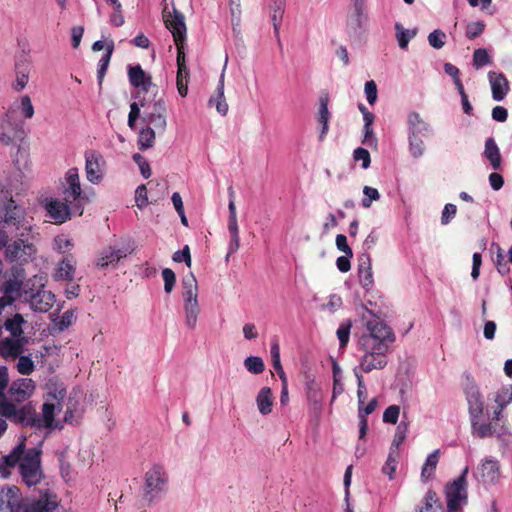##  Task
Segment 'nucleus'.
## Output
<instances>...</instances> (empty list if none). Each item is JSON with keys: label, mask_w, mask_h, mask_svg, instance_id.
Wrapping results in <instances>:
<instances>
[{"label": "nucleus", "mask_w": 512, "mask_h": 512, "mask_svg": "<svg viewBox=\"0 0 512 512\" xmlns=\"http://www.w3.org/2000/svg\"><path fill=\"white\" fill-rule=\"evenodd\" d=\"M182 289L186 325L190 329H194L197 324L200 307L198 303V284L192 273L182 279Z\"/></svg>", "instance_id": "nucleus-5"}, {"label": "nucleus", "mask_w": 512, "mask_h": 512, "mask_svg": "<svg viewBox=\"0 0 512 512\" xmlns=\"http://www.w3.org/2000/svg\"><path fill=\"white\" fill-rule=\"evenodd\" d=\"M354 374L357 378V386H358V389H357V397H358V406H362L364 405L365 403V392H366V387H365V384H364V380H363V376L361 374V372H359L358 368H355L354 369Z\"/></svg>", "instance_id": "nucleus-57"}, {"label": "nucleus", "mask_w": 512, "mask_h": 512, "mask_svg": "<svg viewBox=\"0 0 512 512\" xmlns=\"http://www.w3.org/2000/svg\"><path fill=\"white\" fill-rule=\"evenodd\" d=\"M368 22L366 12V2H353L352 12L347 18V28L349 32L358 34L363 31Z\"/></svg>", "instance_id": "nucleus-16"}, {"label": "nucleus", "mask_w": 512, "mask_h": 512, "mask_svg": "<svg viewBox=\"0 0 512 512\" xmlns=\"http://www.w3.org/2000/svg\"><path fill=\"white\" fill-rule=\"evenodd\" d=\"M408 135H425L430 131V125L426 123L417 112H410L407 116Z\"/></svg>", "instance_id": "nucleus-31"}, {"label": "nucleus", "mask_w": 512, "mask_h": 512, "mask_svg": "<svg viewBox=\"0 0 512 512\" xmlns=\"http://www.w3.org/2000/svg\"><path fill=\"white\" fill-rule=\"evenodd\" d=\"M306 396L310 415L319 421L323 410V397L321 388L313 380L306 384Z\"/></svg>", "instance_id": "nucleus-17"}, {"label": "nucleus", "mask_w": 512, "mask_h": 512, "mask_svg": "<svg viewBox=\"0 0 512 512\" xmlns=\"http://www.w3.org/2000/svg\"><path fill=\"white\" fill-rule=\"evenodd\" d=\"M169 477L161 464H153L144 476L143 498L153 502L167 490Z\"/></svg>", "instance_id": "nucleus-6"}, {"label": "nucleus", "mask_w": 512, "mask_h": 512, "mask_svg": "<svg viewBox=\"0 0 512 512\" xmlns=\"http://www.w3.org/2000/svg\"><path fill=\"white\" fill-rule=\"evenodd\" d=\"M28 343L26 337H7L0 342V355L4 359H16L24 351V346Z\"/></svg>", "instance_id": "nucleus-18"}, {"label": "nucleus", "mask_w": 512, "mask_h": 512, "mask_svg": "<svg viewBox=\"0 0 512 512\" xmlns=\"http://www.w3.org/2000/svg\"><path fill=\"white\" fill-rule=\"evenodd\" d=\"M228 57L225 59V65L222 69V72L219 77L218 85L215 91V94L210 97L208 101V105L210 107H215L217 112L225 116L228 113V103L226 101L225 95H224V80H225V71L227 67Z\"/></svg>", "instance_id": "nucleus-19"}, {"label": "nucleus", "mask_w": 512, "mask_h": 512, "mask_svg": "<svg viewBox=\"0 0 512 512\" xmlns=\"http://www.w3.org/2000/svg\"><path fill=\"white\" fill-rule=\"evenodd\" d=\"M7 512H55L58 502L54 494L45 493L39 499H24L18 487L8 486Z\"/></svg>", "instance_id": "nucleus-2"}, {"label": "nucleus", "mask_w": 512, "mask_h": 512, "mask_svg": "<svg viewBox=\"0 0 512 512\" xmlns=\"http://www.w3.org/2000/svg\"><path fill=\"white\" fill-rule=\"evenodd\" d=\"M496 405L507 407L512 402V385L501 387L494 397Z\"/></svg>", "instance_id": "nucleus-46"}, {"label": "nucleus", "mask_w": 512, "mask_h": 512, "mask_svg": "<svg viewBox=\"0 0 512 512\" xmlns=\"http://www.w3.org/2000/svg\"><path fill=\"white\" fill-rule=\"evenodd\" d=\"M464 395L468 405L469 418L483 416L484 414V398L476 382L466 377L464 384Z\"/></svg>", "instance_id": "nucleus-13"}, {"label": "nucleus", "mask_w": 512, "mask_h": 512, "mask_svg": "<svg viewBox=\"0 0 512 512\" xmlns=\"http://www.w3.org/2000/svg\"><path fill=\"white\" fill-rule=\"evenodd\" d=\"M156 138L155 130L149 126L142 128L138 134L139 149L144 151L154 146Z\"/></svg>", "instance_id": "nucleus-39"}, {"label": "nucleus", "mask_w": 512, "mask_h": 512, "mask_svg": "<svg viewBox=\"0 0 512 512\" xmlns=\"http://www.w3.org/2000/svg\"><path fill=\"white\" fill-rule=\"evenodd\" d=\"M358 277L362 287L368 289L373 285L372 263L368 253L361 254L358 259Z\"/></svg>", "instance_id": "nucleus-25"}, {"label": "nucleus", "mask_w": 512, "mask_h": 512, "mask_svg": "<svg viewBox=\"0 0 512 512\" xmlns=\"http://www.w3.org/2000/svg\"><path fill=\"white\" fill-rule=\"evenodd\" d=\"M228 231L230 234V242L228 245V252L225 257L226 262L229 261L230 256L234 254L239 249L240 246L237 218L228 219Z\"/></svg>", "instance_id": "nucleus-34"}, {"label": "nucleus", "mask_w": 512, "mask_h": 512, "mask_svg": "<svg viewBox=\"0 0 512 512\" xmlns=\"http://www.w3.org/2000/svg\"><path fill=\"white\" fill-rule=\"evenodd\" d=\"M36 253V250L31 243H27L22 239L13 241L5 246V259L9 262L26 263Z\"/></svg>", "instance_id": "nucleus-15"}, {"label": "nucleus", "mask_w": 512, "mask_h": 512, "mask_svg": "<svg viewBox=\"0 0 512 512\" xmlns=\"http://www.w3.org/2000/svg\"><path fill=\"white\" fill-rule=\"evenodd\" d=\"M474 477L485 486L497 484L501 477L499 461L492 457L483 459L477 466Z\"/></svg>", "instance_id": "nucleus-14"}, {"label": "nucleus", "mask_w": 512, "mask_h": 512, "mask_svg": "<svg viewBox=\"0 0 512 512\" xmlns=\"http://www.w3.org/2000/svg\"><path fill=\"white\" fill-rule=\"evenodd\" d=\"M484 156L494 170L500 168L502 162L500 149L492 137L487 138L485 141Z\"/></svg>", "instance_id": "nucleus-33"}, {"label": "nucleus", "mask_w": 512, "mask_h": 512, "mask_svg": "<svg viewBox=\"0 0 512 512\" xmlns=\"http://www.w3.org/2000/svg\"><path fill=\"white\" fill-rule=\"evenodd\" d=\"M438 460L439 450H435L434 452L428 455L421 472L423 478H429L433 474L434 470L436 469Z\"/></svg>", "instance_id": "nucleus-47"}, {"label": "nucleus", "mask_w": 512, "mask_h": 512, "mask_svg": "<svg viewBox=\"0 0 512 512\" xmlns=\"http://www.w3.org/2000/svg\"><path fill=\"white\" fill-rule=\"evenodd\" d=\"M29 302L33 310L47 312L55 302V295L51 291L38 290L30 295Z\"/></svg>", "instance_id": "nucleus-23"}, {"label": "nucleus", "mask_w": 512, "mask_h": 512, "mask_svg": "<svg viewBox=\"0 0 512 512\" xmlns=\"http://www.w3.org/2000/svg\"><path fill=\"white\" fill-rule=\"evenodd\" d=\"M17 358V371L22 375H30L35 369V364L31 357L20 355Z\"/></svg>", "instance_id": "nucleus-50"}, {"label": "nucleus", "mask_w": 512, "mask_h": 512, "mask_svg": "<svg viewBox=\"0 0 512 512\" xmlns=\"http://www.w3.org/2000/svg\"><path fill=\"white\" fill-rule=\"evenodd\" d=\"M469 468L465 467L460 476L445 486V496L448 512H463V506L468 502L467 475Z\"/></svg>", "instance_id": "nucleus-7"}, {"label": "nucleus", "mask_w": 512, "mask_h": 512, "mask_svg": "<svg viewBox=\"0 0 512 512\" xmlns=\"http://www.w3.org/2000/svg\"><path fill=\"white\" fill-rule=\"evenodd\" d=\"M364 91L366 99L370 105H374L377 101V85L375 81L370 80L365 83Z\"/></svg>", "instance_id": "nucleus-61"}, {"label": "nucleus", "mask_w": 512, "mask_h": 512, "mask_svg": "<svg viewBox=\"0 0 512 512\" xmlns=\"http://www.w3.org/2000/svg\"><path fill=\"white\" fill-rule=\"evenodd\" d=\"M377 399L373 398L370 402L364 406H358V417H359V439H364L368 430L367 415L373 413L377 407Z\"/></svg>", "instance_id": "nucleus-32"}, {"label": "nucleus", "mask_w": 512, "mask_h": 512, "mask_svg": "<svg viewBox=\"0 0 512 512\" xmlns=\"http://www.w3.org/2000/svg\"><path fill=\"white\" fill-rule=\"evenodd\" d=\"M84 157L87 180L92 184H99L105 174L106 160L104 156L99 151L87 150Z\"/></svg>", "instance_id": "nucleus-12"}, {"label": "nucleus", "mask_w": 512, "mask_h": 512, "mask_svg": "<svg viewBox=\"0 0 512 512\" xmlns=\"http://www.w3.org/2000/svg\"><path fill=\"white\" fill-rule=\"evenodd\" d=\"M1 129L3 131L0 132V142L4 145H9L12 142L13 137L8 132H5V130L10 129L16 131L17 125L11 123L10 115L8 113L1 119Z\"/></svg>", "instance_id": "nucleus-45"}, {"label": "nucleus", "mask_w": 512, "mask_h": 512, "mask_svg": "<svg viewBox=\"0 0 512 512\" xmlns=\"http://www.w3.org/2000/svg\"><path fill=\"white\" fill-rule=\"evenodd\" d=\"M416 512H444V510L437 494L430 490L423 498V505L420 506Z\"/></svg>", "instance_id": "nucleus-35"}, {"label": "nucleus", "mask_w": 512, "mask_h": 512, "mask_svg": "<svg viewBox=\"0 0 512 512\" xmlns=\"http://www.w3.org/2000/svg\"><path fill=\"white\" fill-rule=\"evenodd\" d=\"M484 28L485 24L482 21L470 22L466 27V37L474 39L483 33Z\"/></svg>", "instance_id": "nucleus-54"}, {"label": "nucleus", "mask_w": 512, "mask_h": 512, "mask_svg": "<svg viewBox=\"0 0 512 512\" xmlns=\"http://www.w3.org/2000/svg\"><path fill=\"white\" fill-rule=\"evenodd\" d=\"M400 408L397 405H391L383 413L385 423L396 424L399 418Z\"/></svg>", "instance_id": "nucleus-59"}, {"label": "nucleus", "mask_w": 512, "mask_h": 512, "mask_svg": "<svg viewBox=\"0 0 512 512\" xmlns=\"http://www.w3.org/2000/svg\"><path fill=\"white\" fill-rule=\"evenodd\" d=\"M35 390V383L30 378H20L12 382L9 388L10 396L17 402L28 399Z\"/></svg>", "instance_id": "nucleus-21"}, {"label": "nucleus", "mask_w": 512, "mask_h": 512, "mask_svg": "<svg viewBox=\"0 0 512 512\" xmlns=\"http://www.w3.org/2000/svg\"><path fill=\"white\" fill-rule=\"evenodd\" d=\"M393 344L359 343L363 355L360 358L359 369L369 373L373 370L384 369L388 363V353Z\"/></svg>", "instance_id": "nucleus-4"}, {"label": "nucleus", "mask_w": 512, "mask_h": 512, "mask_svg": "<svg viewBox=\"0 0 512 512\" xmlns=\"http://www.w3.org/2000/svg\"><path fill=\"white\" fill-rule=\"evenodd\" d=\"M25 451V444L21 442L8 455L0 461V476L7 478L10 475L9 468L14 467Z\"/></svg>", "instance_id": "nucleus-26"}, {"label": "nucleus", "mask_w": 512, "mask_h": 512, "mask_svg": "<svg viewBox=\"0 0 512 512\" xmlns=\"http://www.w3.org/2000/svg\"><path fill=\"white\" fill-rule=\"evenodd\" d=\"M364 198L362 199V206L364 208H369L372 204V201H377L380 199V193L376 188L370 186H364L363 188Z\"/></svg>", "instance_id": "nucleus-52"}, {"label": "nucleus", "mask_w": 512, "mask_h": 512, "mask_svg": "<svg viewBox=\"0 0 512 512\" xmlns=\"http://www.w3.org/2000/svg\"><path fill=\"white\" fill-rule=\"evenodd\" d=\"M140 105L144 108L142 120L153 125L161 133L165 132L167 127V108L164 99L160 98L153 103L140 101Z\"/></svg>", "instance_id": "nucleus-10"}, {"label": "nucleus", "mask_w": 512, "mask_h": 512, "mask_svg": "<svg viewBox=\"0 0 512 512\" xmlns=\"http://www.w3.org/2000/svg\"><path fill=\"white\" fill-rule=\"evenodd\" d=\"M482 417L469 418L472 434L478 438L492 437L496 432L495 426L492 421L482 422Z\"/></svg>", "instance_id": "nucleus-28"}, {"label": "nucleus", "mask_w": 512, "mask_h": 512, "mask_svg": "<svg viewBox=\"0 0 512 512\" xmlns=\"http://www.w3.org/2000/svg\"><path fill=\"white\" fill-rule=\"evenodd\" d=\"M58 193L61 199L72 205L74 213L81 216L87 198L83 194L78 168L72 167L67 170L64 177L59 180Z\"/></svg>", "instance_id": "nucleus-3"}, {"label": "nucleus", "mask_w": 512, "mask_h": 512, "mask_svg": "<svg viewBox=\"0 0 512 512\" xmlns=\"http://www.w3.org/2000/svg\"><path fill=\"white\" fill-rule=\"evenodd\" d=\"M328 97H321L320 98V107L318 111V122L322 124V129L320 132V140H322L327 132H328V123L330 119V112L328 110Z\"/></svg>", "instance_id": "nucleus-37"}, {"label": "nucleus", "mask_w": 512, "mask_h": 512, "mask_svg": "<svg viewBox=\"0 0 512 512\" xmlns=\"http://www.w3.org/2000/svg\"><path fill=\"white\" fill-rule=\"evenodd\" d=\"M129 80L132 86L141 89L144 92H149L153 86L152 78L148 75L140 65L129 67L128 70Z\"/></svg>", "instance_id": "nucleus-24"}, {"label": "nucleus", "mask_w": 512, "mask_h": 512, "mask_svg": "<svg viewBox=\"0 0 512 512\" xmlns=\"http://www.w3.org/2000/svg\"><path fill=\"white\" fill-rule=\"evenodd\" d=\"M39 420V414L30 405L18 408L14 421L25 426L41 427Z\"/></svg>", "instance_id": "nucleus-29"}, {"label": "nucleus", "mask_w": 512, "mask_h": 512, "mask_svg": "<svg viewBox=\"0 0 512 512\" xmlns=\"http://www.w3.org/2000/svg\"><path fill=\"white\" fill-rule=\"evenodd\" d=\"M9 275V278L1 285V290L5 295L18 293L26 277L25 270L21 266H12Z\"/></svg>", "instance_id": "nucleus-22"}, {"label": "nucleus", "mask_w": 512, "mask_h": 512, "mask_svg": "<svg viewBox=\"0 0 512 512\" xmlns=\"http://www.w3.org/2000/svg\"><path fill=\"white\" fill-rule=\"evenodd\" d=\"M24 323V318L20 314H15L12 318H9L5 321L4 327L7 331H9L12 337L22 338L23 329L22 324Z\"/></svg>", "instance_id": "nucleus-40"}, {"label": "nucleus", "mask_w": 512, "mask_h": 512, "mask_svg": "<svg viewBox=\"0 0 512 512\" xmlns=\"http://www.w3.org/2000/svg\"><path fill=\"white\" fill-rule=\"evenodd\" d=\"M75 274V266L72 260L68 257L64 258L58 264L55 278L57 280H68L72 281Z\"/></svg>", "instance_id": "nucleus-38"}, {"label": "nucleus", "mask_w": 512, "mask_h": 512, "mask_svg": "<svg viewBox=\"0 0 512 512\" xmlns=\"http://www.w3.org/2000/svg\"><path fill=\"white\" fill-rule=\"evenodd\" d=\"M135 202L138 208L143 209L148 204L147 189L145 185H140L135 191Z\"/></svg>", "instance_id": "nucleus-60"}, {"label": "nucleus", "mask_w": 512, "mask_h": 512, "mask_svg": "<svg viewBox=\"0 0 512 512\" xmlns=\"http://www.w3.org/2000/svg\"><path fill=\"white\" fill-rule=\"evenodd\" d=\"M488 79L491 86L492 98L495 101H502L510 90L508 79L503 73L490 71Z\"/></svg>", "instance_id": "nucleus-20"}, {"label": "nucleus", "mask_w": 512, "mask_h": 512, "mask_svg": "<svg viewBox=\"0 0 512 512\" xmlns=\"http://www.w3.org/2000/svg\"><path fill=\"white\" fill-rule=\"evenodd\" d=\"M396 336L392 329L379 318L373 317L365 323V332L359 338V343L393 344Z\"/></svg>", "instance_id": "nucleus-8"}, {"label": "nucleus", "mask_w": 512, "mask_h": 512, "mask_svg": "<svg viewBox=\"0 0 512 512\" xmlns=\"http://www.w3.org/2000/svg\"><path fill=\"white\" fill-rule=\"evenodd\" d=\"M353 158L355 161L362 162V168L367 169L371 163L370 153L367 149L358 147L353 152Z\"/></svg>", "instance_id": "nucleus-55"}, {"label": "nucleus", "mask_w": 512, "mask_h": 512, "mask_svg": "<svg viewBox=\"0 0 512 512\" xmlns=\"http://www.w3.org/2000/svg\"><path fill=\"white\" fill-rule=\"evenodd\" d=\"M419 136L414 134L408 135L409 152L415 159L423 156L425 152V144Z\"/></svg>", "instance_id": "nucleus-43"}, {"label": "nucleus", "mask_w": 512, "mask_h": 512, "mask_svg": "<svg viewBox=\"0 0 512 512\" xmlns=\"http://www.w3.org/2000/svg\"><path fill=\"white\" fill-rule=\"evenodd\" d=\"M336 247L339 251L343 252L348 257H353V251L347 243V238L343 234H338L335 240Z\"/></svg>", "instance_id": "nucleus-63"}, {"label": "nucleus", "mask_w": 512, "mask_h": 512, "mask_svg": "<svg viewBox=\"0 0 512 512\" xmlns=\"http://www.w3.org/2000/svg\"><path fill=\"white\" fill-rule=\"evenodd\" d=\"M20 474L27 486L37 485L42 478L40 467V451L36 448L29 449L20 458Z\"/></svg>", "instance_id": "nucleus-9"}, {"label": "nucleus", "mask_w": 512, "mask_h": 512, "mask_svg": "<svg viewBox=\"0 0 512 512\" xmlns=\"http://www.w3.org/2000/svg\"><path fill=\"white\" fill-rule=\"evenodd\" d=\"M273 403L274 398L272 390L266 386L262 387L256 396V404L259 413L263 416L270 414L272 412Z\"/></svg>", "instance_id": "nucleus-30"}, {"label": "nucleus", "mask_w": 512, "mask_h": 512, "mask_svg": "<svg viewBox=\"0 0 512 512\" xmlns=\"http://www.w3.org/2000/svg\"><path fill=\"white\" fill-rule=\"evenodd\" d=\"M162 277L164 280V290L167 294L171 293L176 283V275L170 268L162 270Z\"/></svg>", "instance_id": "nucleus-56"}, {"label": "nucleus", "mask_w": 512, "mask_h": 512, "mask_svg": "<svg viewBox=\"0 0 512 512\" xmlns=\"http://www.w3.org/2000/svg\"><path fill=\"white\" fill-rule=\"evenodd\" d=\"M21 112L26 119H31L34 116V107L28 95L21 97Z\"/></svg>", "instance_id": "nucleus-62"}, {"label": "nucleus", "mask_w": 512, "mask_h": 512, "mask_svg": "<svg viewBox=\"0 0 512 512\" xmlns=\"http://www.w3.org/2000/svg\"><path fill=\"white\" fill-rule=\"evenodd\" d=\"M56 405L53 403H44L42 407V413L39 414V420L41 427H53L54 414Z\"/></svg>", "instance_id": "nucleus-42"}, {"label": "nucleus", "mask_w": 512, "mask_h": 512, "mask_svg": "<svg viewBox=\"0 0 512 512\" xmlns=\"http://www.w3.org/2000/svg\"><path fill=\"white\" fill-rule=\"evenodd\" d=\"M457 212V207L454 204L448 203L445 205L442 215H441V223L443 225H447L451 219L455 216Z\"/></svg>", "instance_id": "nucleus-64"}, {"label": "nucleus", "mask_w": 512, "mask_h": 512, "mask_svg": "<svg viewBox=\"0 0 512 512\" xmlns=\"http://www.w3.org/2000/svg\"><path fill=\"white\" fill-rule=\"evenodd\" d=\"M163 19L167 29L172 33L174 42L177 47V90L178 93L185 97L188 93L189 70L185 60V40H186V24L184 15L177 9L173 12L164 11Z\"/></svg>", "instance_id": "nucleus-1"}, {"label": "nucleus", "mask_w": 512, "mask_h": 512, "mask_svg": "<svg viewBox=\"0 0 512 512\" xmlns=\"http://www.w3.org/2000/svg\"><path fill=\"white\" fill-rule=\"evenodd\" d=\"M114 51V43L110 41L106 45V51L99 60L97 70L98 84L101 86Z\"/></svg>", "instance_id": "nucleus-36"}, {"label": "nucleus", "mask_w": 512, "mask_h": 512, "mask_svg": "<svg viewBox=\"0 0 512 512\" xmlns=\"http://www.w3.org/2000/svg\"><path fill=\"white\" fill-rule=\"evenodd\" d=\"M400 457V453L389 450V454L384 464L382 471L387 474L389 479L392 480L394 478V473L397 468L398 459Z\"/></svg>", "instance_id": "nucleus-48"}, {"label": "nucleus", "mask_w": 512, "mask_h": 512, "mask_svg": "<svg viewBox=\"0 0 512 512\" xmlns=\"http://www.w3.org/2000/svg\"><path fill=\"white\" fill-rule=\"evenodd\" d=\"M407 431H408V426H407L406 423L401 422L397 426L395 434H394L393 441H392L391 446H390V450L391 451L400 453V446L402 445V443L406 439Z\"/></svg>", "instance_id": "nucleus-44"}, {"label": "nucleus", "mask_w": 512, "mask_h": 512, "mask_svg": "<svg viewBox=\"0 0 512 512\" xmlns=\"http://www.w3.org/2000/svg\"><path fill=\"white\" fill-rule=\"evenodd\" d=\"M245 368L252 374H260L265 370V364L261 357L249 356L244 360Z\"/></svg>", "instance_id": "nucleus-49"}, {"label": "nucleus", "mask_w": 512, "mask_h": 512, "mask_svg": "<svg viewBox=\"0 0 512 512\" xmlns=\"http://www.w3.org/2000/svg\"><path fill=\"white\" fill-rule=\"evenodd\" d=\"M396 38L401 49H406L409 41L416 36V30L404 29L400 23L395 24Z\"/></svg>", "instance_id": "nucleus-41"}, {"label": "nucleus", "mask_w": 512, "mask_h": 512, "mask_svg": "<svg viewBox=\"0 0 512 512\" xmlns=\"http://www.w3.org/2000/svg\"><path fill=\"white\" fill-rule=\"evenodd\" d=\"M491 63V57L484 48H478L473 53V65L476 69L482 68Z\"/></svg>", "instance_id": "nucleus-51"}, {"label": "nucleus", "mask_w": 512, "mask_h": 512, "mask_svg": "<svg viewBox=\"0 0 512 512\" xmlns=\"http://www.w3.org/2000/svg\"><path fill=\"white\" fill-rule=\"evenodd\" d=\"M42 203L48 217L54 224H63L70 220L73 215H77L74 213L72 205L62 199L49 197L45 198Z\"/></svg>", "instance_id": "nucleus-11"}, {"label": "nucleus", "mask_w": 512, "mask_h": 512, "mask_svg": "<svg viewBox=\"0 0 512 512\" xmlns=\"http://www.w3.org/2000/svg\"><path fill=\"white\" fill-rule=\"evenodd\" d=\"M172 259L174 262H184L188 267H191V254L189 246L185 245L183 249L176 251L172 256Z\"/></svg>", "instance_id": "nucleus-58"}, {"label": "nucleus", "mask_w": 512, "mask_h": 512, "mask_svg": "<svg viewBox=\"0 0 512 512\" xmlns=\"http://www.w3.org/2000/svg\"><path fill=\"white\" fill-rule=\"evenodd\" d=\"M127 254V249H119L111 246L107 247L101 252L100 257L97 260V266L99 268H106L109 265L119 262L122 258H125Z\"/></svg>", "instance_id": "nucleus-27"}, {"label": "nucleus", "mask_w": 512, "mask_h": 512, "mask_svg": "<svg viewBox=\"0 0 512 512\" xmlns=\"http://www.w3.org/2000/svg\"><path fill=\"white\" fill-rule=\"evenodd\" d=\"M446 34L439 29L434 30L428 35V42L430 46L435 49H441L445 45Z\"/></svg>", "instance_id": "nucleus-53"}]
</instances>
